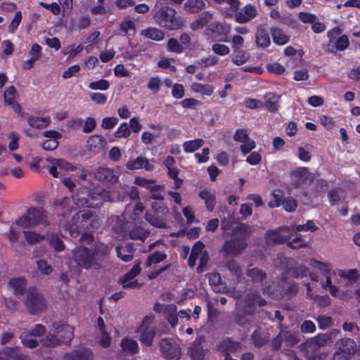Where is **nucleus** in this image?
Returning <instances> with one entry per match:
<instances>
[{
	"label": "nucleus",
	"mask_w": 360,
	"mask_h": 360,
	"mask_svg": "<svg viewBox=\"0 0 360 360\" xmlns=\"http://www.w3.org/2000/svg\"><path fill=\"white\" fill-rule=\"evenodd\" d=\"M8 288L17 295H22V277L11 278L8 283Z\"/></svg>",
	"instance_id": "nucleus-39"
},
{
	"label": "nucleus",
	"mask_w": 360,
	"mask_h": 360,
	"mask_svg": "<svg viewBox=\"0 0 360 360\" xmlns=\"http://www.w3.org/2000/svg\"><path fill=\"white\" fill-rule=\"evenodd\" d=\"M167 49L169 51L174 53H181L183 48L179 43V41L174 38L169 39L167 43Z\"/></svg>",
	"instance_id": "nucleus-60"
},
{
	"label": "nucleus",
	"mask_w": 360,
	"mask_h": 360,
	"mask_svg": "<svg viewBox=\"0 0 360 360\" xmlns=\"http://www.w3.org/2000/svg\"><path fill=\"white\" fill-rule=\"evenodd\" d=\"M89 197L88 195V198H85L82 193L77 194L73 197V201L78 207H95L98 205V203L94 204V202H91Z\"/></svg>",
	"instance_id": "nucleus-45"
},
{
	"label": "nucleus",
	"mask_w": 360,
	"mask_h": 360,
	"mask_svg": "<svg viewBox=\"0 0 360 360\" xmlns=\"http://www.w3.org/2000/svg\"><path fill=\"white\" fill-rule=\"evenodd\" d=\"M108 252V246L99 244L91 252L83 246L76 248L72 252V259L77 265L85 269H98L101 268L103 257Z\"/></svg>",
	"instance_id": "nucleus-1"
},
{
	"label": "nucleus",
	"mask_w": 360,
	"mask_h": 360,
	"mask_svg": "<svg viewBox=\"0 0 360 360\" xmlns=\"http://www.w3.org/2000/svg\"><path fill=\"white\" fill-rule=\"evenodd\" d=\"M204 249L205 245L202 242H196L192 248L191 253L188 259V265L191 267H193L196 260L199 259L200 264L197 267V271L198 273L205 271V268L207 266L209 260L208 255Z\"/></svg>",
	"instance_id": "nucleus-10"
},
{
	"label": "nucleus",
	"mask_w": 360,
	"mask_h": 360,
	"mask_svg": "<svg viewBox=\"0 0 360 360\" xmlns=\"http://www.w3.org/2000/svg\"><path fill=\"white\" fill-rule=\"evenodd\" d=\"M89 88L92 90H107L110 86V83L108 80L102 79L98 81H94L89 84Z\"/></svg>",
	"instance_id": "nucleus-50"
},
{
	"label": "nucleus",
	"mask_w": 360,
	"mask_h": 360,
	"mask_svg": "<svg viewBox=\"0 0 360 360\" xmlns=\"http://www.w3.org/2000/svg\"><path fill=\"white\" fill-rule=\"evenodd\" d=\"M282 339L284 340V343L286 347H292L298 342L297 335L289 331L281 332Z\"/></svg>",
	"instance_id": "nucleus-42"
},
{
	"label": "nucleus",
	"mask_w": 360,
	"mask_h": 360,
	"mask_svg": "<svg viewBox=\"0 0 360 360\" xmlns=\"http://www.w3.org/2000/svg\"><path fill=\"white\" fill-rule=\"evenodd\" d=\"M153 18L157 25L168 30H176L184 25V21L177 15L176 10L168 6L157 8Z\"/></svg>",
	"instance_id": "nucleus-3"
},
{
	"label": "nucleus",
	"mask_w": 360,
	"mask_h": 360,
	"mask_svg": "<svg viewBox=\"0 0 360 360\" xmlns=\"http://www.w3.org/2000/svg\"><path fill=\"white\" fill-rule=\"evenodd\" d=\"M46 222V216L44 211L41 209H30L28 210L25 219L24 218V225L27 223L29 225L43 224Z\"/></svg>",
	"instance_id": "nucleus-21"
},
{
	"label": "nucleus",
	"mask_w": 360,
	"mask_h": 360,
	"mask_svg": "<svg viewBox=\"0 0 360 360\" xmlns=\"http://www.w3.org/2000/svg\"><path fill=\"white\" fill-rule=\"evenodd\" d=\"M244 41V38L242 36L239 34L233 35L231 41L233 50L234 51L240 50L243 47Z\"/></svg>",
	"instance_id": "nucleus-55"
},
{
	"label": "nucleus",
	"mask_w": 360,
	"mask_h": 360,
	"mask_svg": "<svg viewBox=\"0 0 360 360\" xmlns=\"http://www.w3.org/2000/svg\"><path fill=\"white\" fill-rule=\"evenodd\" d=\"M255 41L257 47L266 48L271 43L269 34L263 30H258L255 34Z\"/></svg>",
	"instance_id": "nucleus-37"
},
{
	"label": "nucleus",
	"mask_w": 360,
	"mask_h": 360,
	"mask_svg": "<svg viewBox=\"0 0 360 360\" xmlns=\"http://www.w3.org/2000/svg\"><path fill=\"white\" fill-rule=\"evenodd\" d=\"M160 351L167 359L179 360L181 356V349L179 343L172 339H162L160 342Z\"/></svg>",
	"instance_id": "nucleus-11"
},
{
	"label": "nucleus",
	"mask_w": 360,
	"mask_h": 360,
	"mask_svg": "<svg viewBox=\"0 0 360 360\" xmlns=\"http://www.w3.org/2000/svg\"><path fill=\"white\" fill-rule=\"evenodd\" d=\"M266 304V302L262 299L256 291L250 290L245 298V311L247 313H252L256 306L262 307Z\"/></svg>",
	"instance_id": "nucleus-19"
},
{
	"label": "nucleus",
	"mask_w": 360,
	"mask_h": 360,
	"mask_svg": "<svg viewBox=\"0 0 360 360\" xmlns=\"http://www.w3.org/2000/svg\"><path fill=\"white\" fill-rule=\"evenodd\" d=\"M126 168L129 170L145 169L148 172H151L154 169V165L148 158L141 155L135 159L130 158L126 163Z\"/></svg>",
	"instance_id": "nucleus-17"
},
{
	"label": "nucleus",
	"mask_w": 360,
	"mask_h": 360,
	"mask_svg": "<svg viewBox=\"0 0 360 360\" xmlns=\"http://www.w3.org/2000/svg\"><path fill=\"white\" fill-rule=\"evenodd\" d=\"M162 85L161 80L158 77H150L148 80L147 87L154 94H156Z\"/></svg>",
	"instance_id": "nucleus-56"
},
{
	"label": "nucleus",
	"mask_w": 360,
	"mask_h": 360,
	"mask_svg": "<svg viewBox=\"0 0 360 360\" xmlns=\"http://www.w3.org/2000/svg\"><path fill=\"white\" fill-rule=\"evenodd\" d=\"M0 360H22V353L20 347H4L0 350Z\"/></svg>",
	"instance_id": "nucleus-22"
},
{
	"label": "nucleus",
	"mask_w": 360,
	"mask_h": 360,
	"mask_svg": "<svg viewBox=\"0 0 360 360\" xmlns=\"http://www.w3.org/2000/svg\"><path fill=\"white\" fill-rule=\"evenodd\" d=\"M212 50L215 54L221 56L228 55L230 53L229 46L225 44L218 43L214 44L212 46Z\"/></svg>",
	"instance_id": "nucleus-53"
},
{
	"label": "nucleus",
	"mask_w": 360,
	"mask_h": 360,
	"mask_svg": "<svg viewBox=\"0 0 360 360\" xmlns=\"http://www.w3.org/2000/svg\"><path fill=\"white\" fill-rule=\"evenodd\" d=\"M199 197L204 200L206 209L209 212L214 210L216 204L215 192L205 188L199 193Z\"/></svg>",
	"instance_id": "nucleus-26"
},
{
	"label": "nucleus",
	"mask_w": 360,
	"mask_h": 360,
	"mask_svg": "<svg viewBox=\"0 0 360 360\" xmlns=\"http://www.w3.org/2000/svg\"><path fill=\"white\" fill-rule=\"evenodd\" d=\"M335 46L337 50L343 51L349 46V39L346 35L340 37L335 41Z\"/></svg>",
	"instance_id": "nucleus-62"
},
{
	"label": "nucleus",
	"mask_w": 360,
	"mask_h": 360,
	"mask_svg": "<svg viewBox=\"0 0 360 360\" xmlns=\"http://www.w3.org/2000/svg\"><path fill=\"white\" fill-rule=\"evenodd\" d=\"M234 52L236 54L232 56L231 60L236 65H242L248 61V58L246 56L245 51L238 50Z\"/></svg>",
	"instance_id": "nucleus-52"
},
{
	"label": "nucleus",
	"mask_w": 360,
	"mask_h": 360,
	"mask_svg": "<svg viewBox=\"0 0 360 360\" xmlns=\"http://www.w3.org/2000/svg\"><path fill=\"white\" fill-rule=\"evenodd\" d=\"M79 226L77 224L68 225L64 224L63 226V229L61 230V233L64 235V236H67L69 235L72 238H76L79 236Z\"/></svg>",
	"instance_id": "nucleus-46"
},
{
	"label": "nucleus",
	"mask_w": 360,
	"mask_h": 360,
	"mask_svg": "<svg viewBox=\"0 0 360 360\" xmlns=\"http://www.w3.org/2000/svg\"><path fill=\"white\" fill-rule=\"evenodd\" d=\"M118 123V119L114 117H106L102 120L101 127L104 129H111Z\"/></svg>",
	"instance_id": "nucleus-57"
},
{
	"label": "nucleus",
	"mask_w": 360,
	"mask_h": 360,
	"mask_svg": "<svg viewBox=\"0 0 360 360\" xmlns=\"http://www.w3.org/2000/svg\"><path fill=\"white\" fill-rule=\"evenodd\" d=\"M338 333L339 330L337 329L325 333H319L315 337L307 339L299 345L298 348L308 360H316L315 357L319 349L331 344L333 339L336 338Z\"/></svg>",
	"instance_id": "nucleus-2"
},
{
	"label": "nucleus",
	"mask_w": 360,
	"mask_h": 360,
	"mask_svg": "<svg viewBox=\"0 0 360 360\" xmlns=\"http://www.w3.org/2000/svg\"><path fill=\"white\" fill-rule=\"evenodd\" d=\"M96 124V120L94 118L90 117L86 118L84 121V124H83V127H82L83 132H84V133L91 132L95 129Z\"/></svg>",
	"instance_id": "nucleus-59"
},
{
	"label": "nucleus",
	"mask_w": 360,
	"mask_h": 360,
	"mask_svg": "<svg viewBox=\"0 0 360 360\" xmlns=\"http://www.w3.org/2000/svg\"><path fill=\"white\" fill-rule=\"evenodd\" d=\"M166 258V255L163 252H155L150 255L147 260V266H150L153 264L159 263Z\"/></svg>",
	"instance_id": "nucleus-58"
},
{
	"label": "nucleus",
	"mask_w": 360,
	"mask_h": 360,
	"mask_svg": "<svg viewBox=\"0 0 360 360\" xmlns=\"http://www.w3.org/2000/svg\"><path fill=\"white\" fill-rule=\"evenodd\" d=\"M207 352L208 350L202 348L198 340L193 343L190 349V355L193 360H204Z\"/></svg>",
	"instance_id": "nucleus-29"
},
{
	"label": "nucleus",
	"mask_w": 360,
	"mask_h": 360,
	"mask_svg": "<svg viewBox=\"0 0 360 360\" xmlns=\"http://www.w3.org/2000/svg\"><path fill=\"white\" fill-rule=\"evenodd\" d=\"M321 124L328 130H331L335 127V122L333 120L326 115H321L319 117Z\"/></svg>",
	"instance_id": "nucleus-64"
},
{
	"label": "nucleus",
	"mask_w": 360,
	"mask_h": 360,
	"mask_svg": "<svg viewBox=\"0 0 360 360\" xmlns=\"http://www.w3.org/2000/svg\"><path fill=\"white\" fill-rule=\"evenodd\" d=\"M212 18V13L210 11H204L200 14L198 18L191 24V28L193 30L202 29Z\"/></svg>",
	"instance_id": "nucleus-28"
},
{
	"label": "nucleus",
	"mask_w": 360,
	"mask_h": 360,
	"mask_svg": "<svg viewBox=\"0 0 360 360\" xmlns=\"http://www.w3.org/2000/svg\"><path fill=\"white\" fill-rule=\"evenodd\" d=\"M336 350L333 360H349L354 354L356 349L355 342L350 338H342L335 343Z\"/></svg>",
	"instance_id": "nucleus-9"
},
{
	"label": "nucleus",
	"mask_w": 360,
	"mask_h": 360,
	"mask_svg": "<svg viewBox=\"0 0 360 360\" xmlns=\"http://www.w3.org/2000/svg\"><path fill=\"white\" fill-rule=\"evenodd\" d=\"M246 248L243 238L233 239L227 241L223 245L222 250L226 255H238Z\"/></svg>",
	"instance_id": "nucleus-20"
},
{
	"label": "nucleus",
	"mask_w": 360,
	"mask_h": 360,
	"mask_svg": "<svg viewBox=\"0 0 360 360\" xmlns=\"http://www.w3.org/2000/svg\"><path fill=\"white\" fill-rule=\"evenodd\" d=\"M27 307L31 314H37L45 309V301L36 289L28 291Z\"/></svg>",
	"instance_id": "nucleus-12"
},
{
	"label": "nucleus",
	"mask_w": 360,
	"mask_h": 360,
	"mask_svg": "<svg viewBox=\"0 0 360 360\" xmlns=\"http://www.w3.org/2000/svg\"><path fill=\"white\" fill-rule=\"evenodd\" d=\"M17 92L13 86H9L4 94L5 103L11 106L15 112L21 110L20 105L15 101Z\"/></svg>",
	"instance_id": "nucleus-23"
},
{
	"label": "nucleus",
	"mask_w": 360,
	"mask_h": 360,
	"mask_svg": "<svg viewBox=\"0 0 360 360\" xmlns=\"http://www.w3.org/2000/svg\"><path fill=\"white\" fill-rule=\"evenodd\" d=\"M279 99V96L274 93L268 94L266 96V108L271 112H275L277 110V103Z\"/></svg>",
	"instance_id": "nucleus-41"
},
{
	"label": "nucleus",
	"mask_w": 360,
	"mask_h": 360,
	"mask_svg": "<svg viewBox=\"0 0 360 360\" xmlns=\"http://www.w3.org/2000/svg\"><path fill=\"white\" fill-rule=\"evenodd\" d=\"M153 319L154 317L153 316H145L141 326L136 330L139 333L141 343L147 347L152 345L155 335V326L153 325Z\"/></svg>",
	"instance_id": "nucleus-8"
},
{
	"label": "nucleus",
	"mask_w": 360,
	"mask_h": 360,
	"mask_svg": "<svg viewBox=\"0 0 360 360\" xmlns=\"http://www.w3.org/2000/svg\"><path fill=\"white\" fill-rule=\"evenodd\" d=\"M292 231H315L318 229V227L315 225L314 222L312 220H308L305 224L302 225H297L292 227H290Z\"/></svg>",
	"instance_id": "nucleus-44"
},
{
	"label": "nucleus",
	"mask_w": 360,
	"mask_h": 360,
	"mask_svg": "<svg viewBox=\"0 0 360 360\" xmlns=\"http://www.w3.org/2000/svg\"><path fill=\"white\" fill-rule=\"evenodd\" d=\"M143 210L144 206L140 202H136L133 209V217H131V219L134 221L133 225L130 223H127V228L129 229V236L130 239L144 240L149 234L148 230L135 224L136 218H139L141 215Z\"/></svg>",
	"instance_id": "nucleus-7"
},
{
	"label": "nucleus",
	"mask_w": 360,
	"mask_h": 360,
	"mask_svg": "<svg viewBox=\"0 0 360 360\" xmlns=\"http://www.w3.org/2000/svg\"><path fill=\"white\" fill-rule=\"evenodd\" d=\"M205 143V141L202 139L187 141L183 143V149L186 153H193Z\"/></svg>",
	"instance_id": "nucleus-38"
},
{
	"label": "nucleus",
	"mask_w": 360,
	"mask_h": 360,
	"mask_svg": "<svg viewBox=\"0 0 360 360\" xmlns=\"http://www.w3.org/2000/svg\"><path fill=\"white\" fill-rule=\"evenodd\" d=\"M309 265L314 270L319 271L324 276V279L321 281V287L324 290H328L332 296L340 297V292L338 287L333 284V278L335 273L331 271L329 265L316 259H311Z\"/></svg>",
	"instance_id": "nucleus-4"
},
{
	"label": "nucleus",
	"mask_w": 360,
	"mask_h": 360,
	"mask_svg": "<svg viewBox=\"0 0 360 360\" xmlns=\"http://www.w3.org/2000/svg\"><path fill=\"white\" fill-rule=\"evenodd\" d=\"M52 330L53 334H49L46 337L50 345H56L59 342L69 343L74 337L73 328L61 322L54 323Z\"/></svg>",
	"instance_id": "nucleus-5"
},
{
	"label": "nucleus",
	"mask_w": 360,
	"mask_h": 360,
	"mask_svg": "<svg viewBox=\"0 0 360 360\" xmlns=\"http://www.w3.org/2000/svg\"><path fill=\"white\" fill-rule=\"evenodd\" d=\"M205 0H186L184 4V9L190 13H196L205 8Z\"/></svg>",
	"instance_id": "nucleus-27"
},
{
	"label": "nucleus",
	"mask_w": 360,
	"mask_h": 360,
	"mask_svg": "<svg viewBox=\"0 0 360 360\" xmlns=\"http://www.w3.org/2000/svg\"><path fill=\"white\" fill-rule=\"evenodd\" d=\"M95 177L101 181L115 184L118 180V176L114 171L105 167L99 168L95 174Z\"/></svg>",
	"instance_id": "nucleus-25"
},
{
	"label": "nucleus",
	"mask_w": 360,
	"mask_h": 360,
	"mask_svg": "<svg viewBox=\"0 0 360 360\" xmlns=\"http://www.w3.org/2000/svg\"><path fill=\"white\" fill-rule=\"evenodd\" d=\"M117 257H120L124 262H129L132 259L133 255L130 248L128 247L121 248L117 246L116 248Z\"/></svg>",
	"instance_id": "nucleus-49"
},
{
	"label": "nucleus",
	"mask_w": 360,
	"mask_h": 360,
	"mask_svg": "<svg viewBox=\"0 0 360 360\" xmlns=\"http://www.w3.org/2000/svg\"><path fill=\"white\" fill-rule=\"evenodd\" d=\"M257 10L254 5L247 4L240 11L235 13V20L239 23H246L255 18Z\"/></svg>",
	"instance_id": "nucleus-18"
},
{
	"label": "nucleus",
	"mask_w": 360,
	"mask_h": 360,
	"mask_svg": "<svg viewBox=\"0 0 360 360\" xmlns=\"http://www.w3.org/2000/svg\"><path fill=\"white\" fill-rule=\"evenodd\" d=\"M247 274L253 282H260L266 276V274L257 268L248 269Z\"/></svg>",
	"instance_id": "nucleus-47"
},
{
	"label": "nucleus",
	"mask_w": 360,
	"mask_h": 360,
	"mask_svg": "<svg viewBox=\"0 0 360 360\" xmlns=\"http://www.w3.org/2000/svg\"><path fill=\"white\" fill-rule=\"evenodd\" d=\"M280 205H282L287 212H292L297 207V202L291 197L283 198L281 191H274L272 193V199L269 202V206L274 208Z\"/></svg>",
	"instance_id": "nucleus-13"
},
{
	"label": "nucleus",
	"mask_w": 360,
	"mask_h": 360,
	"mask_svg": "<svg viewBox=\"0 0 360 360\" xmlns=\"http://www.w3.org/2000/svg\"><path fill=\"white\" fill-rule=\"evenodd\" d=\"M121 346H122V348L123 349V350L128 353L134 354L138 350L137 342L135 340H131V339H129V338L123 339L121 342Z\"/></svg>",
	"instance_id": "nucleus-40"
},
{
	"label": "nucleus",
	"mask_w": 360,
	"mask_h": 360,
	"mask_svg": "<svg viewBox=\"0 0 360 360\" xmlns=\"http://www.w3.org/2000/svg\"><path fill=\"white\" fill-rule=\"evenodd\" d=\"M140 265L139 264H136L129 271L119 278L118 283L124 288H139L141 285L137 282L135 278L140 274Z\"/></svg>",
	"instance_id": "nucleus-14"
},
{
	"label": "nucleus",
	"mask_w": 360,
	"mask_h": 360,
	"mask_svg": "<svg viewBox=\"0 0 360 360\" xmlns=\"http://www.w3.org/2000/svg\"><path fill=\"white\" fill-rule=\"evenodd\" d=\"M141 35L154 41H161L165 37L164 31L156 27H148L141 32Z\"/></svg>",
	"instance_id": "nucleus-30"
},
{
	"label": "nucleus",
	"mask_w": 360,
	"mask_h": 360,
	"mask_svg": "<svg viewBox=\"0 0 360 360\" xmlns=\"http://www.w3.org/2000/svg\"><path fill=\"white\" fill-rule=\"evenodd\" d=\"M316 320L318 322L319 328L321 330H325L333 324L332 318L328 316H319L316 318Z\"/></svg>",
	"instance_id": "nucleus-54"
},
{
	"label": "nucleus",
	"mask_w": 360,
	"mask_h": 360,
	"mask_svg": "<svg viewBox=\"0 0 360 360\" xmlns=\"http://www.w3.org/2000/svg\"><path fill=\"white\" fill-rule=\"evenodd\" d=\"M338 276L343 279L347 280V282H354L359 276V273L356 269L340 270Z\"/></svg>",
	"instance_id": "nucleus-43"
},
{
	"label": "nucleus",
	"mask_w": 360,
	"mask_h": 360,
	"mask_svg": "<svg viewBox=\"0 0 360 360\" xmlns=\"http://www.w3.org/2000/svg\"><path fill=\"white\" fill-rule=\"evenodd\" d=\"M165 316L173 328L176 326L179 316L176 314V307L175 305L167 306L165 309Z\"/></svg>",
	"instance_id": "nucleus-36"
},
{
	"label": "nucleus",
	"mask_w": 360,
	"mask_h": 360,
	"mask_svg": "<svg viewBox=\"0 0 360 360\" xmlns=\"http://www.w3.org/2000/svg\"><path fill=\"white\" fill-rule=\"evenodd\" d=\"M106 144L105 139L100 135L91 136L86 142V147L89 150L93 153H98L102 150Z\"/></svg>",
	"instance_id": "nucleus-24"
},
{
	"label": "nucleus",
	"mask_w": 360,
	"mask_h": 360,
	"mask_svg": "<svg viewBox=\"0 0 360 360\" xmlns=\"http://www.w3.org/2000/svg\"><path fill=\"white\" fill-rule=\"evenodd\" d=\"M273 41L277 45H284L289 41V37L281 29L274 27L271 30Z\"/></svg>",
	"instance_id": "nucleus-34"
},
{
	"label": "nucleus",
	"mask_w": 360,
	"mask_h": 360,
	"mask_svg": "<svg viewBox=\"0 0 360 360\" xmlns=\"http://www.w3.org/2000/svg\"><path fill=\"white\" fill-rule=\"evenodd\" d=\"M120 29L126 35H134L136 30V23L129 17H124L120 24Z\"/></svg>",
	"instance_id": "nucleus-32"
},
{
	"label": "nucleus",
	"mask_w": 360,
	"mask_h": 360,
	"mask_svg": "<svg viewBox=\"0 0 360 360\" xmlns=\"http://www.w3.org/2000/svg\"><path fill=\"white\" fill-rule=\"evenodd\" d=\"M229 8L226 11V15L229 18L233 17L235 18V13L238 12V8L240 6L239 0H226Z\"/></svg>",
	"instance_id": "nucleus-51"
},
{
	"label": "nucleus",
	"mask_w": 360,
	"mask_h": 360,
	"mask_svg": "<svg viewBox=\"0 0 360 360\" xmlns=\"http://www.w3.org/2000/svg\"><path fill=\"white\" fill-rule=\"evenodd\" d=\"M51 120L49 117H39L30 116L27 117L29 125L35 129H42L49 124Z\"/></svg>",
	"instance_id": "nucleus-35"
},
{
	"label": "nucleus",
	"mask_w": 360,
	"mask_h": 360,
	"mask_svg": "<svg viewBox=\"0 0 360 360\" xmlns=\"http://www.w3.org/2000/svg\"><path fill=\"white\" fill-rule=\"evenodd\" d=\"M51 163V165L49 167V172L56 178L62 177L67 172L74 169L72 165L62 159L53 160Z\"/></svg>",
	"instance_id": "nucleus-16"
},
{
	"label": "nucleus",
	"mask_w": 360,
	"mask_h": 360,
	"mask_svg": "<svg viewBox=\"0 0 360 360\" xmlns=\"http://www.w3.org/2000/svg\"><path fill=\"white\" fill-rule=\"evenodd\" d=\"M291 229L283 226L277 230L270 231L266 233V240L268 243H280L287 241L290 238Z\"/></svg>",
	"instance_id": "nucleus-15"
},
{
	"label": "nucleus",
	"mask_w": 360,
	"mask_h": 360,
	"mask_svg": "<svg viewBox=\"0 0 360 360\" xmlns=\"http://www.w3.org/2000/svg\"><path fill=\"white\" fill-rule=\"evenodd\" d=\"M8 138L11 140L8 144L10 150L13 151L18 148V141L20 136L15 132H11L8 135Z\"/></svg>",
	"instance_id": "nucleus-63"
},
{
	"label": "nucleus",
	"mask_w": 360,
	"mask_h": 360,
	"mask_svg": "<svg viewBox=\"0 0 360 360\" xmlns=\"http://www.w3.org/2000/svg\"><path fill=\"white\" fill-rule=\"evenodd\" d=\"M191 90L194 93L210 96L213 94L214 91V86L210 84L193 82L191 84Z\"/></svg>",
	"instance_id": "nucleus-31"
},
{
	"label": "nucleus",
	"mask_w": 360,
	"mask_h": 360,
	"mask_svg": "<svg viewBox=\"0 0 360 360\" xmlns=\"http://www.w3.org/2000/svg\"><path fill=\"white\" fill-rule=\"evenodd\" d=\"M169 212V209L162 203L155 202L152 204V211L146 212L145 218L153 226L162 229L166 227Z\"/></svg>",
	"instance_id": "nucleus-6"
},
{
	"label": "nucleus",
	"mask_w": 360,
	"mask_h": 360,
	"mask_svg": "<svg viewBox=\"0 0 360 360\" xmlns=\"http://www.w3.org/2000/svg\"><path fill=\"white\" fill-rule=\"evenodd\" d=\"M89 97L92 101L99 105L105 104L108 99L107 96L101 93H91Z\"/></svg>",
	"instance_id": "nucleus-61"
},
{
	"label": "nucleus",
	"mask_w": 360,
	"mask_h": 360,
	"mask_svg": "<svg viewBox=\"0 0 360 360\" xmlns=\"http://www.w3.org/2000/svg\"><path fill=\"white\" fill-rule=\"evenodd\" d=\"M131 135V131L127 122L122 123L114 133L115 138H128Z\"/></svg>",
	"instance_id": "nucleus-48"
},
{
	"label": "nucleus",
	"mask_w": 360,
	"mask_h": 360,
	"mask_svg": "<svg viewBox=\"0 0 360 360\" xmlns=\"http://www.w3.org/2000/svg\"><path fill=\"white\" fill-rule=\"evenodd\" d=\"M91 353L88 350L74 351L63 356V360H91Z\"/></svg>",
	"instance_id": "nucleus-33"
}]
</instances>
